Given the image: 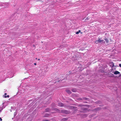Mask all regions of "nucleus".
Segmentation results:
<instances>
[{
    "label": "nucleus",
    "instance_id": "0eeeda50",
    "mask_svg": "<svg viewBox=\"0 0 121 121\" xmlns=\"http://www.w3.org/2000/svg\"><path fill=\"white\" fill-rule=\"evenodd\" d=\"M50 110V109L49 108H47L45 110V112H48Z\"/></svg>",
    "mask_w": 121,
    "mask_h": 121
},
{
    "label": "nucleus",
    "instance_id": "4be33fe9",
    "mask_svg": "<svg viewBox=\"0 0 121 121\" xmlns=\"http://www.w3.org/2000/svg\"><path fill=\"white\" fill-rule=\"evenodd\" d=\"M80 33H81V34H82V32H80Z\"/></svg>",
    "mask_w": 121,
    "mask_h": 121
},
{
    "label": "nucleus",
    "instance_id": "7ed1b4c3",
    "mask_svg": "<svg viewBox=\"0 0 121 121\" xmlns=\"http://www.w3.org/2000/svg\"><path fill=\"white\" fill-rule=\"evenodd\" d=\"M50 115L49 114L47 113L45 114L44 117H49Z\"/></svg>",
    "mask_w": 121,
    "mask_h": 121
},
{
    "label": "nucleus",
    "instance_id": "6ab92c4d",
    "mask_svg": "<svg viewBox=\"0 0 121 121\" xmlns=\"http://www.w3.org/2000/svg\"><path fill=\"white\" fill-rule=\"evenodd\" d=\"M119 66L120 67H121V64H120L119 65Z\"/></svg>",
    "mask_w": 121,
    "mask_h": 121
},
{
    "label": "nucleus",
    "instance_id": "f3484780",
    "mask_svg": "<svg viewBox=\"0 0 121 121\" xmlns=\"http://www.w3.org/2000/svg\"><path fill=\"white\" fill-rule=\"evenodd\" d=\"M88 99L87 98H84V99L86 100H87V99Z\"/></svg>",
    "mask_w": 121,
    "mask_h": 121
},
{
    "label": "nucleus",
    "instance_id": "2eb2a0df",
    "mask_svg": "<svg viewBox=\"0 0 121 121\" xmlns=\"http://www.w3.org/2000/svg\"><path fill=\"white\" fill-rule=\"evenodd\" d=\"M98 40L97 41L95 42V43H98Z\"/></svg>",
    "mask_w": 121,
    "mask_h": 121
},
{
    "label": "nucleus",
    "instance_id": "4468645a",
    "mask_svg": "<svg viewBox=\"0 0 121 121\" xmlns=\"http://www.w3.org/2000/svg\"><path fill=\"white\" fill-rule=\"evenodd\" d=\"M42 121H50L47 119H45L43 120Z\"/></svg>",
    "mask_w": 121,
    "mask_h": 121
},
{
    "label": "nucleus",
    "instance_id": "20e7f679",
    "mask_svg": "<svg viewBox=\"0 0 121 121\" xmlns=\"http://www.w3.org/2000/svg\"><path fill=\"white\" fill-rule=\"evenodd\" d=\"M119 73H120L117 71H116L114 73V74H117Z\"/></svg>",
    "mask_w": 121,
    "mask_h": 121
},
{
    "label": "nucleus",
    "instance_id": "f03ea898",
    "mask_svg": "<svg viewBox=\"0 0 121 121\" xmlns=\"http://www.w3.org/2000/svg\"><path fill=\"white\" fill-rule=\"evenodd\" d=\"M58 106L60 107L64 106V104L61 103H58Z\"/></svg>",
    "mask_w": 121,
    "mask_h": 121
},
{
    "label": "nucleus",
    "instance_id": "1a4fd4ad",
    "mask_svg": "<svg viewBox=\"0 0 121 121\" xmlns=\"http://www.w3.org/2000/svg\"><path fill=\"white\" fill-rule=\"evenodd\" d=\"M98 41L100 43H101V42H103V41L104 40H101L99 38H98Z\"/></svg>",
    "mask_w": 121,
    "mask_h": 121
},
{
    "label": "nucleus",
    "instance_id": "aec40b11",
    "mask_svg": "<svg viewBox=\"0 0 121 121\" xmlns=\"http://www.w3.org/2000/svg\"><path fill=\"white\" fill-rule=\"evenodd\" d=\"M34 64L35 65H37V64L36 63H34Z\"/></svg>",
    "mask_w": 121,
    "mask_h": 121
},
{
    "label": "nucleus",
    "instance_id": "a878e982",
    "mask_svg": "<svg viewBox=\"0 0 121 121\" xmlns=\"http://www.w3.org/2000/svg\"><path fill=\"white\" fill-rule=\"evenodd\" d=\"M84 19H82V20H84Z\"/></svg>",
    "mask_w": 121,
    "mask_h": 121
},
{
    "label": "nucleus",
    "instance_id": "b1692460",
    "mask_svg": "<svg viewBox=\"0 0 121 121\" xmlns=\"http://www.w3.org/2000/svg\"><path fill=\"white\" fill-rule=\"evenodd\" d=\"M38 60H40V59H38Z\"/></svg>",
    "mask_w": 121,
    "mask_h": 121
},
{
    "label": "nucleus",
    "instance_id": "a211bd4d",
    "mask_svg": "<svg viewBox=\"0 0 121 121\" xmlns=\"http://www.w3.org/2000/svg\"><path fill=\"white\" fill-rule=\"evenodd\" d=\"M2 120V119L1 117H0V121H1Z\"/></svg>",
    "mask_w": 121,
    "mask_h": 121
},
{
    "label": "nucleus",
    "instance_id": "f257e3e1",
    "mask_svg": "<svg viewBox=\"0 0 121 121\" xmlns=\"http://www.w3.org/2000/svg\"><path fill=\"white\" fill-rule=\"evenodd\" d=\"M61 112L63 113H65L66 114H68L69 113V112L64 109L62 110Z\"/></svg>",
    "mask_w": 121,
    "mask_h": 121
},
{
    "label": "nucleus",
    "instance_id": "6e6552de",
    "mask_svg": "<svg viewBox=\"0 0 121 121\" xmlns=\"http://www.w3.org/2000/svg\"><path fill=\"white\" fill-rule=\"evenodd\" d=\"M67 120V118H64L62 119V121H66Z\"/></svg>",
    "mask_w": 121,
    "mask_h": 121
},
{
    "label": "nucleus",
    "instance_id": "ddd939ff",
    "mask_svg": "<svg viewBox=\"0 0 121 121\" xmlns=\"http://www.w3.org/2000/svg\"><path fill=\"white\" fill-rule=\"evenodd\" d=\"M89 17H88L86 19H85V20H89Z\"/></svg>",
    "mask_w": 121,
    "mask_h": 121
},
{
    "label": "nucleus",
    "instance_id": "39448f33",
    "mask_svg": "<svg viewBox=\"0 0 121 121\" xmlns=\"http://www.w3.org/2000/svg\"><path fill=\"white\" fill-rule=\"evenodd\" d=\"M7 94L6 93H4V97L5 98H9V95H8L7 96H6V95H7Z\"/></svg>",
    "mask_w": 121,
    "mask_h": 121
},
{
    "label": "nucleus",
    "instance_id": "9d476101",
    "mask_svg": "<svg viewBox=\"0 0 121 121\" xmlns=\"http://www.w3.org/2000/svg\"><path fill=\"white\" fill-rule=\"evenodd\" d=\"M81 30H79L76 33V34H78L79 33L81 32Z\"/></svg>",
    "mask_w": 121,
    "mask_h": 121
},
{
    "label": "nucleus",
    "instance_id": "dca6fc26",
    "mask_svg": "<svg viewBox=\"0 0 121 121\" xmlns=\"http://www.w3.org/2000/svg\"><path fill=\"white\" fill-rule=\"evenodd\" d=\"M100 108H98L96 109L97 110H100Z\"/></svg>",
    "mask_w": 121,
    "mask_h": 121
},
{
    "label": "nucleus",
    "instance_id": "9b49d317",
    "mask_svg": "<svg viewBox=\"0 0 121 121\" xmlns=\"http://www.w3.org/2000/svg\"><path fill=\"white\" fill-rule=\"evenodd\" d=\"M72 91L73 92H75L76 91V90L75 89H73L72 90Z\"/></svg>",
    "mask_w": 121,
    "mask_h": 121
},
{
    "label": "nucleus",
    "instance_id": "5701e85b",
    "mask_svg": "<svg viewBox=\"0 0 121 121\" xmlns=\"http://www.w3.org/2000/svg\"><path fill=\"white\" fill-rule=\"evenodd\" d=\"M33 46L34 47H35V45H33Z\"/></svg>",
    "mask_w": 121,
    "mask_h": 121
},
{
    "label": "nucleus",
    "instance_id": "412c9836",
    "mask_svg": "<svg viewBox=\"0 0 121 121\" xmlns=\"http://www.w3.org/2000/svg\"><path fill=\"white\" fill-rule=\"evenodd\" d=\"M57 111L58 112H59V110L58 109H57Z\"/></svg>",
    "mask_w": 121,
    "mask_h": 121
},
{
    "label": "nucleus",
    "instance_id": "f8f14e48",
    "mask_svg": "<svg viewBox=\"0 0 121 121\" xmlns=\"http://www.w3.org/2000/svg\"><path fill=\"white\" fill-rule=\"evenodd\" d=\"M104 39L105 40V41H106V42L107 43H108V42L109 41L108 39Z\"/></svg>",
    "mask_w": 121,
    "mask_h": 121
},
{
    "label": "nucleus",
    "instance_id": "423d86ee",
    "mask_svg": "<svg viewBox=\"0 0 121 121\" xmlns=\"http://www.w3.org/2000/svg\"><path fill=\"white\" fill-rule=\"evenodd\" d=\"M66 91L67 93L69 94H71V92L69 90H66Z\"/></svg>",
    "mask_w": 121,
    "mask_h": 121
},
{
    "label": "nucleus",
    "instance_id": "393cba45",
    "mask_svg": "<svg viewBox=\"0 0 121 121\" xmlns=\"http://www.w3.org/2000/svg\"><path fill=\"white\" fill-rule=\"evenodd\" d=\"M37 59V58H36V59Z\"/></svg>",
    "mask_w": 121,
    "mask_h": 121
}]
</instances>
